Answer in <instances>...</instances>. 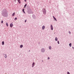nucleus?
Instances as JSON below:
<instances>
[{
    "mask_svg": "<svg viewBox=\"0 0 74 74\" xmlns=\"http://www.w3.org/2000/svg\"><path fill=\"white\" fill-rule=\"evenodd\" d=\"M51 30H53V26H52V25H51Z\"/></svg>",
    "mask_w": 74,
    "mask_h": 74,
    "instance_id": "f257e3e1",
    "label": "nucleus"
},
{
    "mask_svg": "<svg viewBox=\"0 0 74 74\" xmlns=\"http://www.w3.org/2000/svg\"><path fill=\"white\" fill-rule=\"evenodd\" d=\"M13 24L11 23L10 24V27H12V26H13Z\"/></svg>",
    "mask_w": 74,
    "mask_h": 74,
    "instance_id": "f03ea898",
    "label": "nucleus"
},
{
    "mask_svg": "<svg viewBox=\"0 0 74 74\" xmlns=\"http://www.w3.org/2000/svg\"><path fill=\"white\" fill-rule=\"evenodd\" d=\"M34 62H33L32 65V67H34Z\"/></svg>",
    "mask_w": 74,
    "mask_h": 74,
    "instance_id": "7ed1b4c3",
    "label": "nucleus"
},
{
    "mask_svg": "<svg viewBox=\"0 0 74 74\" xmlns=\"http://www.w3.org/2000/svg\"><path fill=\"white\" fill-rule=\"evenodd\" d=\"M43 12H46V10H45V9H43Z\"/></svg>",
    "mask_w": 74,
    "mask_h": 74,
    "instance_id": "20e7f679",
    "label": "nucleus"
},
{
    "mask_svg": "<svg viewBox=\"0 0 74 74\" xmlns=\"http://www.w3.org/2000/svg\"><path fill=\"white\" fill-rule=\"evenodd\" d=\"M53 17L54 19H55V20L56 21H57V20H56V18L55 17H54V16H53Z\"/></svg>",
    "mask_w": 74,
    "mask_h": 74,
    "instance_id": "39448f33",
    "label": "nucleus"
},
{
    "mask_svg": "<svg viewBox=\"0 0 74 74\" xmlns=\"http://www.w3.org/2000/svg\"><path fill=\"white\" fill-rule=\"evenodd\" d=\"M45 29V26H43L42 27V30H44Z\"/></svg>",
    "mask_w": 74,
    "mask_h": 74,
    "instance_id": "423d86ee",
    "label": "nucleus"
},
{
    "mask_svg": "<svg viewBox=\"0 0 74 74\" xmlns=\"http://www.w3.org/2000/svg\"><path fill=\"white\" fill-rule=\"evenodd\" d=\"M18 2L19 3V4H21V1H21V0H18Z\"/></svg>",
    "mask_w": 74,
    "mask_h": 74,
    "instance_id": "0eeeda50",
    "label": "nucleus"
},
{
    "mask_svg": "<svg viewBox=\"0 0 74 74\" xmlns=\"http://www.w3.org/2000/svg\"><path fill=\"white\" fill-rule=\"evenodd\" d=\"M26 5H27V4H25V5L24 6V8H25L26 7Z\"/></svg>",
    "mask_w": 74,
    "mask_h": 74,
    "instance_id": "6e6552de",
    "label": "nucleus"
},
{
    "mask_svg": "<svg viewBox=\"0 0 74 74\" xmlns=\"http://www.w3.org/2000/svg\"><path fill=\"white\" fill-rule=\"evenodd\" d=\"M6 26H7V27H8V23H6Z\"/></svg>",
    "mask_w": 74,
    "mask_h": 74,
    "instance_id": "1a4fd4ad",
    "label": "nucleus"
},
{
    "mask_svg": "<svg viewBox=\"0 0 74 74\" xmlns=\"http://www.w3.org/2000/svg\"><path fill=\"white\" fill-rule=\"evenodd\" d=\"M55 40L56 41H58V38L56 37Z\"/></svg>",
    "mask_w": 74,
    "mask_h": 74,
    "instance_id": "9d476101",
    "label": "nucleus"
},
{
    "mask_svg": "<svg viewBox=\"0 0 74 74\" xmlns=\"http://www.w3.org/2000/svg\"><path fill=\"white\" fill-rule=\"evenodd\" d=\"M69 46H70V47H71V43L69 44Z\"/></svg>",
    "mask_w": 74,
    "mask_h": 74,
    "instance_id": "9b49d317",
    "label": "nucleus"
},
{
    "mask_svg": "<svg viewBox=\"0 0 74 74\" xmlns=\"http://www.w3.org/2000/svg\"><path fill=\"white\" fill-rule=\"evenodd\" d=\"M20 48H22L23 47V45H21L20 46Z\"/></svg>",
    "mask_w": 74,
    "mask_h": 74,
    "instance_id": "f8f14e48",
    "label": "nucleus"
},
{
    "mask_svg": "<svg viewBox=\"0 0 74 74\" xmlns=\"http://www.w3.org/2000/svg\"><path fill=\"white\" fill-rule=\"evenodd\" d=\"M2 45H4V41L2 42Z\"/></svg>",
    "mask_w": 74,
    "mask_h": 74,
    "instance_id": "ddd939ff",
    "label": "nucleus"
},
{
    "mask_svg": "<svg viewBox=\"0 0 74 74\" xmlns=\"http://www.w3.org/2000/svg\"><path fill=\"white\" fill-rule=\"evenodd\" d=\"M49 49H51V46H49Z\"/></svg>",
    "mask_w": 74,
    "mask_h": 74,
    "instance_id": "4468645a",
    "label": "nucleus"
},
{
    "mask_svg": "<svg viewBox=\"0 0 74 74\" xmlns=\"http://www.w3.org/2000/svg\"><path fill=\"white\" fill-rule=\"evenodd\" d=\"M5 58H6L7 57V55L5 54Z\"/></svg>",
    "mask_w": 74,
    "mask_h": 74,
    "instance_id": "2eb2a0df",
    "label": "nucleus"
},
{
    "mask_svg": "<svg viewBox=\"0 0 74 74\" xmlns=\"http://www.w3.org/2000/svg\"><path fill=\"white\" fill-rule=\"evenodd\" d=\"M15 15V13H13L12 14V16H14Z\"/></svg>",
    "mask_w": 74,
    "mask_h": 74,
    "instance_id": "dca6fc26",
    "label": "nucleus"
},
{
    "mask_svg": "<svg viewBox=\"0 0 74 74\" xmlns=\"http://www.w3.org/2000/svg\"><path fill=\"white\" fill-rule=\"evenodd\" d=\"M14 19H15V20H17V18L16 17Z\"/></svg>",
    "mask_w": 74,
    "mask_h": 74,
    "instance_id": "f3484780",
    "label": "nucleus"
},
{
    "mask_svg": "<svg viewBox=\"0 0 74 74\" xmlns=\"http://www.w3.org/2000/svg\"><path fill=\"white\" fill-rule=\"evenodd\" d=\"M67 74H70V73H69V72H67Z\"/></svg>",
    "mask_w": 74,
    "mask_h": 74,
    "instance_id": "a211bd4d",
    "label": "nucleus"
},
{
    "mask_svg": "<svg viewBox=\"0 0 74 74\" xmlns=\"http://www.w3.org/2000/svg\"><path fill=\"white\" fill-rule=\"evenodd\" d=\"M1 23H3V21H1Z\"/></svg>",
    "mask_w": 74,
    "mask_h": 74,
    "instance_id": "6ab92c4d",
    "label": "nucleus"
},
{
    "mask_svg": "<svg viewBox=\"0 0 74 74\" xmlns=\"http://www.w3.org/2000/svg\"><path fill=\"white\" fill-rule=\"evenodd\" d=\"M58 44H59V41H58Z\"/></svg>",
    "mask_w": 74,
    "mask_h": 74,
    "instance_id": "aec40b11",
    "label": "nucleus"
},
{
    "mask_svg": "<svg viewBox=\"0 0 74 74\" xmlns=\"http://www.w3.org/2000/svg\"><path fill=\"white\" fill-rule=\"evenodd\" d=\"M26 21H27V20H25V23L26 22Z\"/></svg>",
    "mask_w": 74,
    "mask_h": 74,
    "instance_id": "412c9836",
    "label": "nucleus"
},
{
    "mask_svg": "<svg viewBox=\"0 0 74 74\" xmlns=\"http://www.w3.org/2000/svg\"><path fill=\"white\" fill-rule=\"evenodd\" d=\"M25 11V9H23V11Z\"/></svg>",
    "mask_w": 74,
    "mask_h": 74,
    "instance_id": "4be33fe9",
    "label": "nucleus"
},
{
    "mask_svg": "<svg viewBox=\"0 0 74 74\" xmlns=\"http://www.w3.org/2000/svg\"><path fill=\"white\" fill-rule=\"evenodd\" d=\"M69 34H71V32H69Z\"/></svg>",
    "mask_w": 74,
    "mask_h": 74,
    "instance_id": "5701e85b",
    "label": "nucleus"
},
{
    "mask_svg": "<svg viewBox=\"0 0 74 74\" xmlns=\"http://www.w3.org/2000/svg\"><path fill=\"white\" fill-rule=\"evenodd\" d=\"M16 0H14V2H16Z\"/></svg>",
    "mask_w": 74,
    "mask_h": 74,
    "instance_id": "b1692460",
    "label": "nucleus"
},
{
    "mask_svg": "<svg viewBox=\"0 0 74 74\" xmlns=\"http://www.w3.org/2000/svg\"><path fill=\"white\" fill-rule=\"evenodd\" d=\"M44 49H42V50H44Z\"/></svg>",
    "mask_w": 74,
    "mask_h": 74,
    "instance_id": "393cba45",
    "label": "nucleus"
},
{
    "mask_svg": "<svg viewBox=\"0 0 74 74\" xmlns=\"http://www.w3.org/2000/svg\"><path fill=\"white\" fill-rule=\"evenodd\" d=\"M24 1L25 2H26V0H25Z\"/></svg>",
    "mask_w": 74,
    "mask_h": 74,
    "instance_id": "a878e982",
    "label": "nucleus"
},
{
    "mask_svg": "<svg viewBox=\"0 0 74 74\" xmlns=\"http://www.w3.org/2000/svg\"><path fill=\"white\" fill-rule=\"evenodd\" d=\"M50 58L49 57H48V59H49Z\"/></svg>",
    "mask_w": 74,
    "mask_h": 74,
    "instance_id": "bb28decb",
    "label": "nucleus"
},
{
    "mask_svg": "<svg viewBox=\"0 0 74 74\" xmlns=\"http://www.w3.org/2000/svg\"><path fill=\"white\" fill-rule=\"evenodd\" d=\"M23 12L24 13H25V11H23Z\"/></svg>",
    "mask_w": 74,
    "mask_h": 74,
    "instance_id": "cd10ccee",
    "label": "nucleus"
},
{
    "mask_svg": "<svg viewBox=\"0 0 74 74\" xmlns=\"http://www.w3.org/2000/svg\"><path fill=\"white\" fill-rule=\"evenodd\" d=\"M72 48H73V49H74V47H72Z\"/></svg>",
    "mask_w": 74,
    "mask_h": 74,
    "instance_id": "c85d7f7f",
    "label": "nucleus"
}]
</instances>
